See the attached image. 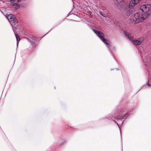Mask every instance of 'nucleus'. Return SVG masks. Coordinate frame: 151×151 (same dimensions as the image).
I'll return each mask as SVG.
<instances>
[{
  "instance_id": "14",
  "label": "nucleus",
  "mask_w": 151,
  "mask_h": 151,
  "mask_svg": "<svg viewBox=\"0 0 151 151\" xmlns=\"http://www.w3.org/2000/svg\"><path fill=\"white\" fill-rule=\"evenodd\" d=\"M22 0H17V1L18 2H19L21 1Z\"/></svg>"
},
{
  "instance_id": "1",
  "label": "nucleus",
  "mask_w": 151,
  "mask_h": 151,
  "mask_svg": "<svg viewBox=\"0 0 151 151\" xmlns=\"http://www.w3.org/2000/svg\"><path fill=\"white\" fill-rule=\"evenodd\" d=\"M124 33L134 45H139L143 41L144 38L143 37H141L137 40L134 39L133 36L131 34L126 31H124Z\"/></svg>"
},
{
  "instance_id": "4",
  "label": "nucleus",
  "mask_w": 151,
  "mask_h": 151,
  "mask_svg": "<svg viewBox=\"0 0 151 151\" xmlns=\"http://www.w3.org/2000/svg\"><path fill=\"white\" fill-rule=\"evenodd\" d=\"M145 14H142L140 16L139 13L138 17L136 18V23H139V22H143L146 18V16Z\"/></svg>"
},
{
  "instance_id": "9",
  "label": "nucleus",
  "mask_w": 151,
  "mask_h": 151,
  "mask_svg": "<svg viewBox=\"0 0 151 151\" xmlns=\"http://www.w3.org/2000/svg\"><path fill=\"white\" fill-rule=\"evenodd\" d=\"M15 35L17 40V44H18L20 40V37L17 34L15 33Z\"/></svg>"
},
{
  "instance_id": "16",
  "label": "nucleus",
  "mask_w": 151,
  "mask_h": 151,
  "mask_svg": "<svg viewBox=\"0 0 151 151\" xmlns=\"http://www.w3.org/2000/svg\"><path fill=\"white\" fill-rule=\"evenodd\" d=\"M128 12H129V13H130V12H131V11H130V10H129L128 11Z\"/></svg>"
},
{
  "instance_id": "11",
  "label": "nucleus",
  "mask_w": 151,
  "mask_h": 151,
  "mask_svg": "<svg viewBox=\"0 0 151 151\" xmlns=\"http://www.w3.org/2000/svg\"><path fill=\"white\" fill-rule=\"evenodd\" d=\"M13 5V6H15V7H16V9H18V8L19 7V5H18L17 4H14Z\"/></svg>"
},
{
  "instance_id": "7",
  "label": "nucleus",
  "mask_w": 151,
  "mask_h": 151,
  "mask_svg": "<svg viewBox=\"0 0 151 151\" xmlns=\"http://www.w3.org/2000/svg\"><path fill=\"white\" fill-rule=\"evenodd\" d=\"M10 23L12 26L13 27L18 23V20L17 19L14 17L12 20L10 22Z\"/></svg>"
},
{
  "instance_id": "12",
  "label": "nucleus",
  "mask_w": 151,
  "mask_h": 151,
  "mask_svg": "<svg viewBox=\"0 0 151 151\" xmlns=\"http://www.w3.org/2000/svg\"><path fill=\"white\" fill-rule=\"evenodd\" d=\"M15 1V0H10V1L12 3H13Z\"/></svg>"
},
{
  "instance_id": "15",
  "label": "nucleus",
  "mask_w": 151,
  "mask_h": 151,
  "mask_svg": "<svg viewBox=\"0 0 151 151\" xmlns=\"http://www.w3.org/2000/svg\"><path fill=\"white\" fill-rule=\"evenodd\" d=\"M114 122L117 124L118 125V124L117 123V122L116 121H114Z\"/></svg>"
},
{
  "instance_id": "2",
  "label": "nucleus",
  "mask_w": 151,
  "mask_h": 151,
  "mask_svg": "<svg viewBox=\"0 0 151 151\" xmlns=\"http://www.w3.org/2000/svg\"><path fill=\"white\" fill-rule=\"evenodd\" d=\"M93 31L106 45L109 46H111L110 41L109 40H106L104 38V35L103 33L95 29H93Z\"/></svg>"
},
{
  "instance_id": "3",
  "label": "nucleus",
  "mask_w": 151,
  "mask_h": 151,
  "mask_svg": "<svg viewBox=\"0 0 151 151\" xmlns=\"http://www.w3.org/2000/svg\"><path fill=\"white\" fill-rule=\"evenodd\" d=\"M140 9L144 13H147V15H150L151 13V5L144 4L140 7Z\"/></svg>"
},
{
  "instance_id": "13",
  "label": "nucleus",
  "mask_w": 151,
  "mask_h": 151,
  "mask_svg": "<svg viewBox=\"0 0 151 151\" xmlns=\"http://www.w3.org/2000/svg\"><path fill=\"white\" fill-rule=\"evenodd\" d=\"M100 14L102 15L103 16L105 17V16H104V15H105V14H101V12H100Z\"/></svg>"
},
{
  "instance_id": "6",
  "label": "nucleus",
  "mask_w": 151,
  "mask_h": 151,
  "mask_svg": "<svg viewBox=\"0 0 151 151\" xmlns=\"http://www.w3.org/2000/svg\"><path fill=\"white\" fill-rule=\"evenodd\" d=\"M139 15V13L136 12L134 14V15L131 16L130 17V20L132 22H134L135 23H136V18L138 17V16Z\"/></svg>"
},
{
  "instance_id": "8",
  "label": "nucleus",
  "mask_w": 151,
  "mask_h": 151,
  "mask_svg": "<svg viewBox=\"0 0 151 151\" xmlns=\"http://www.w3.org/2000/svg\"><path fill=\"white\" fill-rule=\"evenodd\" d=\"M15 17L13 15V14H10L9 15H8L7 18L10 22Z\"/></svg>"
},
{
  "instance_id": "10",
  "label": "nucleus",
  "mask_w": 151,
  "mask_h": 151,
  "mask_svg": "<svg viewBox=\"0 0 151 151\" xmlns=\"http://www.w3.org/2000/svg\"><path fill=\"white\" fill-rule=\"evenodd\" d=\"M117 119H124V116H120L119 117L118 116L115 118Z\"/></svg>"
},
{
  "instance_id": "5",
  "label": "nucleus",
  "mask_w": 151,
  "mask_h": 151,
  "mask_svg": "<svg viewBox=\"0 0 151 151\" xmlns=\"http://www.w3.org/2000/svg\"><path fill=\"white\" fill-rule=\"evenodd\" d=\"M141 0H132L129 3V7L132 9L135 4H138Z\"/></svg>"
}]
</instances>
